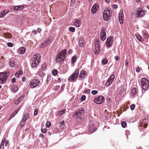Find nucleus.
Masks as SVG:
<instances>
[{
    "label": "nucleus",
    "mask_w": 149,
    "mask_h": 149,
    "mask_svg": "<svg viewBox=\"0 0 149 149\" xmlns=\"http://www.w3.org/2000/svg\"><path fill=\"white\" fill-rule=\"evenodd\" d=\"M72 52V50L71 49L68 52V54H70Z\"/></svg>",
    "instance_id": "obj_61"
},
{
    "label": "nucleus",
    "mask_w": 149,
    "mask_h": 149,
    "mask_svg": "<svg viewBox=\"0 0 149 149\" xmlns=\"http://www.w3.org/2000/svg\"><path fill=\"white\" fill-rule=\"evenodd\" d=\"M7 45L8 46V47H12L13 46V43H12L9 42L7 43Z\"/></svg>",
    "instance_id": "obj_48"
},
{
    "label": "nucleus",
    "mask_w": 149,
    "mask_h": 149,
    "mask_svg": "<svg viewBox=\"0 0 149 149\" xmlns=\"http://www.w3.org/2000/svg\"><path fill=\"white\" fill-rule=\"evenodd\" d=\"M39 136L43 138L44 136L42 134H40L39 135Z\"/></svg>",
    "instance_id": "obj_64"
},
{
    "label": "nucleus",
    "mask_w": 149,
    "mask_h": 149,
    "mask_svg": "<svg viewBox=\"0 0 149 149\" xmlns=\"http://www.w3.org/2000/svg\"><path fill=\"white\" fill-rule=\"evenodd\" d=\"M24 96V95L21 96L17 100L18 101L20 102L21 100H22L23 99Z\"/></svg>",
    "instance_id": "obj_42"
},
{
    "label": "nucleus",
    "mask_w": 149,
    "mask_h": 149,
    "mask_svg": "<svg viewBox=\"0 0 149 149\" xmlns=\"http://www.w3.org/2000/svg\"><path fill=\"white\" fill-rule=\"evenodd\" d=\"M39 63H37V61H33L32 63V67H35Z\"/></svg>",
    "instance_id": "obj_30"
},
{
    "label": "nucleus",
    "mask_w": 149,
    "mask_h": 149,
    "mask_svg": "<svg viewBox=\"0 0 149 149\" xmlns=\"http://www.w3.org/2000/svg\"><path fill=\"white\" fill-rule=\"evenodd\" d=\"M104 99L103 97L100 96L95 98L94 99V101L95 103L98 104H101L104 100Z\"/></svg>",
    "instance_id": "obj_11"
},
{
    "label": "nucleus",
    "mask_w": 149,
    "mask_h": 149,
    "mask_svg": "<svg viewBox=\"0 0 149 149\" xmlns=\"http://www.w3.org/2000/svg\"><path fill=\"white\" fill-rule=\"evenodd\" d=\"M92 94L93 95H95L98 93V91L96 90H93L91 92Z\"/></svg>",
    "instance_id": "obj_46"
},
{
    "label": "nucleus",
    "mask_w": 149,
    "mask_h": 149,
    "mask_svg": "<svg viewBox=\"0 0 149 149\" xmlns=\"http://www.w3.org/2000/svg\"><path fill=\"white\" fill-rule=\"evenodd\" d=\"M18 88V87L15 85L13 86L12 87V90L14 92L16 91L17 90Z\"/></svg>",
    "instance_id": "obj_32"
},
{
    "label": "nucleus",
    "mask_w": 149,
    "mask_h": 149,
    "mask_svg": "<svg viewBox=\"0 0 149 149\" xmlns=\"http://www.w3.org/2000/svg\"><path fill=\"white\" fill-rule=\"evenodd\" d=\"M38 109H35L34 112V115L35 116H36V115H37L38 113Z\"/></svg>",
    "instance_id": "obj_52"
},
{
    "label": "nucleus",
    "mask_w": 149,
    "mask_h": 149,
    "mask_svg": "<svg viewBox=\"0 0 149 149\" xmlns=\"http://www.w3.org/2000/svg\"><path fill=\"white\" fill-rule=\"evenodd\" d=\"M38 73L39 76L41 77H43L45 75V73H44L43 71L40 70H38Z\"/></svg>",
    "instance_id": "obj_28"
},
{
    "label": "nucleus",
    "mask_w": 149,
    "mask_h": 149,
    "mask_svg": "<svg viewBox=\"0 0 149 149\" xmlns=\"http://www.w3.org/2000/svg\"><path fill=\"white\" fill-rule=\"evenodd\" d=\"M112 7H113V8L116 9H117L118 7L117 5L114 4H113L112 5Z\"/></svg>",
    "instance_id": "obj_51"
},
{
    "label": "nucleus",
    "mask_w": 149,
    "mask_h": 149,
    "mask_svg": "<svg viewBox=\"0 0 149 149\" xmlns=\"http://www.w3.org/2000/svg\"><path fill=\"white\" fill-rule=\"evenodd\" d=\"M65 112V110H61V111H60L58 113V114L59 116H60L61 115H62L63 113H64Z\"/></svg>",
    "instance_id": "obj_38"
},
{
    "label": "nucleus",
    "mask_w": 149,
    "mask_h": 149,
    "mask_svg": "<svg viewBox=\"0 0 149 149\" xmlns=\"http://www.w3.org/2000/svg\"><path fill=\"white\" fill-rule=\"evenodd\" d=\"M29 116L28 113L25 114L23 116L22 120L21 122L20 125L22 126H23L25 124L24 123L25 121L29 118Z\"/></svg>",
    "instance_id": "obj_15"
},
{
    "label": "nucleus",
    "mask_w": 149,
    "mask_h": 149,
    "mask_svg": "<svg viewBox=\"0 0 149 149\" xmlns=\"http://www.w3.org/2000/svg\"><path fill=\"white\" fill-rule=\"evenodd\" d=\"M15 80H15V78H14L12 79L11 80V81H12V82L14 83V82H15Z\"/></svg>",
    "instance_id": "obj_58"
},
{
    "label": "nucleus",
    "mask_w": 149,
    "mask_h": 149,
    "mask_svg": "<svg viewBox=\"0 0 149 149\" xmlns=\"http://www.w3.org/2000/svg\"><path fill=\"white\" fill-rule=\"evenodd\" d=\"M125 63L126 65H127L128 64V63L127 59L125 60Z\"/></svg>",
    "instance_id": "obj_62"
},
{
    "label": "nucleus",
    "mask_w": 149,
    "mask_h": 149,
    "mask_svg": "<svg viewBox=\"0 0 149 149\" xmlns=\"http://www.w3.org/2000/svg\"><path fill=\"white\" fill-rule=\"evenodd\" d=\"M86 96L85 95H83L81 97V100L82 101H84L86 99Z\"/></svg>",
    "instance_id": "obj_49"
},
{
    "label": "nucleus",
    "mask_w": 149,
    "mask_h": 149,
    "mask_svg": "<svg viewBox=\"0 0 149 149\" xmlns=\"http://www.w3.org/2000/svg\"><path fill=\"white\" fill-rule=\"evenodd\" d=\"M41 131L43 133H45L47 131V129L45 128H44V129L41 128Z\"/></svg>",
    "instance_id": "obj_45"
},
{
    "label": "nucleus",
    "mask_w": 149,
    "mask_h": 149,
    "mask_svg": "<svg viewBox=\"0 0 149 149\" xmlns=\"http://www.w3.org/2000/svg\"><path fill=\"white\" fill-rule=\"evenodd\" d=\"M79 45L81 47H82L84 45V43L82 40H79Z\"/></svg>",
    "instance_id": "obj_39"
},
{
    "label": "nucleus",
    "mask_w": 149,
    "mask_h": 149,
    "mask_svg": "<svg viewBox=\"0 0 149 149\" xmlns=\"http://www.w3.org/2000/svg\"><path fill=\"white\" fill-rule=\"evenodd\" d=\"M78 70H76L69 78V81L71 82L73 81L78 76Z\"/></svg>",
    "instance_id": "obj_8"
},
{
    "label": "nucleus",
    "mask_w": 149,
    "mask_h": 149,
    "mask_svg": "<svg viewBox=\"0 0 149 149\" xmlns=\"http://www.w3.org/2000/svg\"><path fill=\"white\" fill-rule=\"evenodd\" d=\"M66 50L64 49L61 51L56 57V62L58 63H62L66 57Z\"/></svg>",
    "instance_id": "obj_1"
},
{
    "label": "nucleus",
    "mask_w": 149,
    "mask_h": 149,
    "mask_svg": "<svg viewBox=\"0 0 149 149\" xmlns=\"http://www.w3.org/2000/svg\"><path fill=\"white\" fill-rule=\"evenodd\" d=\"M95 49L94 50V53L95 55L98 54L100 52L99 41L97 40L95 43Z\"/></svg>",
    "instance_id": "obj_12"
},
{
    "label": "nucleus",
    "mask_w": 149,
    "mask_h": 149,
    "mask_svg": "<svg viewBox=\"0 0 149 149\" xmlns=\"http://www.w3.org/2000/svg\"><path fill=\"white\" fill-rule=\"evenodd\" d=\"M111 14L110 11L108 9H105L103 12V17L105 21H108L111 18Z\"/></svg>",
    "instance_id": "obj_5"
},
{
    "label": "nucleus",
    "mask_w": 149,
    "mask_h": 149,
    "mask_svg": "<svg viewBox=\"0 0 149 149\" xmlns=\"http://www.w3.org/2000/svg\"><path fill=\"white\" fill-rule=\"evenodd\" d=\"M22 71L21 70H20L19 71H18L17 72L15 73V76L16 77H18L19 75L22 74Z\"/></svg>",
    "instance_id": "obj_31"
},
{
    "label": "nucleus",
    "mask_w": 149,
    "mask_h": 149,
    "mask_svg": "<svg viewBox=\"0 0 149 149\" xmlns=\"http://www.w3.org/2000/svg\"><path fill=\"white\" fill-rule=\"evenodd\" d=\"M65 123V121L64 120H62L60 122V124L61 125H64Z\"/></svg>",
    "instance_id": "obj_57"
},
{
    "label": "nucleus",
    "mask_w": 149,
    "mask_h": 149,
    "mask_svg": "<svg viewBox=\"0 0 149 149\" xmlns=\"http://www.w3.org/2000/svg\"><path fill=\"white\" fill-rule=\"evenodd\" d=\"M97 10V9L96 8V6L95 5H94L93 6L92 8L91 9V12L93 13H95L96 11Z\"/></svg>",
    "instance_id": "obj_24"
},
{
    "label": "nucleus",
    "mask_w": 149,
    "mask_h": 149,
    "mask_svg": "<svg viewBox=\"0 0 149 149\" xmlns=\"http://www.w3.org/2000/svg\"><path fill=\"white\" fill-rule=\"evenodd\" d=\"M80 73H81L83 75H84V76H85L86 75V72L83 70L81 71Z\"/></svg>",
    "instance_id": "obj_50"
},
{
    "label": "nucleus",
    "mask_w": 149,
    "mask_h": 149,
    "mask_svg": "<svg viewBox=\"0 0 149 149\" xmlns=\"http://www.w3.org/2000/svg\"><path fill=\"white\" fill-rule=\"evenodd\" d=\"M48 41L45 40L40 45V47H43L46 46L48 44Z\"/></svg>",
    "instance_id": "obj_21"
},
{
    "label": "nucleus",
    "mask_w": 149,
    "mask_h": 149,
    "mask_svg": "<svg viewBox=\"0 0 149 149\" xmlns=\"http://www.w3.org/2000/svg\"><path fill=\"white\" fill-rule=\"evenodd\" d=\"M140 71V68L139 67L136 68V71L138 72H139Z\"/></svg>",
    "instance_id": "obj_53"
},
{
    "label": "nucleus",
    "mask_w": 149,
    "mask_h": 149,
    "mask_svg": "<svg viewBox=\"0 0 149 149\" xmlns=\"http://www.w3.org/2000/svg\"><path fill=\"white\" fill-rule=\"evenodd\" d=\"M71 3L72 5L74 4L76 0H71Z\"/></svg>",
    "instance_id": "obj_55"
},
{
    "label": "nucleus",
    "mask_w": 149,
    "mask_h": 149,
    "mask_svg": "<svg viewBox=\"0 0 149 149\" xmlns=\"http://www.w3.org/2000/svg\"><path fill=\"white\" fill-rule=\"evenodd\" d=\"M78 70H76L69 78V81L71 82L73 81L78 76Z\"/></svg>",
    "instance_id": "obj_9"
},
{
    "label": "nucleus",
    "mask_w": 149,
    "mask_h": 149,
    "mask_svg": "<svg viewBox=\"0 0 149 149\" xmlns=\"http://www.w3.org/2000/svg\"><path fill=\"white\" fill-rule=\"evenodd\" d=\"M89 131L91 133H92L95 130V127H94L93 124L92 122H91L88 126Z\"/></svg>",
    "instance_id": "obj_19"
},
{
    "label": "nucleus",
    "mask_w": 149,
    "mask_h": 149,
    "mask_svg": "<svg viewBox=\"0 0 149 149\" xmlns=\"http://www.w3.org/2000/svg\"><path fill=\"white\" fill-rule=\"evenodd\" d=\"M81 24V22L77 19H76L74 22V25L76 27H79Z\"/></svg>",
    "instance_id": "obj_20"
},
{
    "label": "nucleus",
    "mask_w": 149,
    "mask_h": 149,
    "mask_svg": "<svg viewBox=\"0 0 149 149\" xmlns=\"http://www.w3.org/2000/svg\"><path fill=\"white\" fill-rule=\"evenodd\" d=\"M26 78L25 77H23L22 78V81H26Z\"/></svg>",
    "instance_id": "obj_60"
},
{
    "label": "nucleus",
    "mask_w": 149,
    "mask_h": 149,
    "mask_svg": "<svg viewBox=\"0 0 149 149\" xmlns=\"http://www.w3.org/2000/svg\"><path fill=\"white\" fill-rule=\"evenodd\" d=\"M18 110H16L15 111L11 116L10 117L11 118H13V117L18 112Z\"/></svg>",
    "instance_id": "obj_34"
},
{
    "label": "nucleus",
    "mask_w": 149,
    "mask_h": 149,
    "mask_svg": "<svg viewBox=\"0 0 149 149\" xmlns=\"http://www.w3.org/2000/svg\"><path fill=\"white\" fill-rule=\"evenodd\" d=\"M66 126L64 125H61L60 126V127L62 129L63 128H64Z\"/></svg>",
    "instance_id": "obj_54"
},
{
    "label": "nucleus",
    "mask_w": 149,
    "mask_h": 149,
    "mask_svg": "<svg viewBox=\"0 0 149 149\" xmlns=\"http://www.w3.org/2000/svg\"><path fill=\"white\" fill-rule=\"evenodd\" d=\"M13 9L14 10H18V9H17L18 8H17V6H14V7H13Z\"/></svg>",
    "instance_id": "obj_56"
},
{
    "label": "nucleus",
    "mask_w": 149,
    "mask_h": 149,
    "mask_svg": "<svg viewBox=\"0 0 149 149\" xmlns=\"http://www.w3.org/2000/svg\"><path fill=\"white\" fill-rule=\"evenodd\" d=\"M113 37L111 36H109L106 40V44L107 47H110L113 44Z\"/></svg>",
    "instance_id": "obj_13"
},
{
    "label": "nucleus",
    "mask_w": 149,
    "mask_h": 149,
    "mask_svg": "<svg viewBox=\"0 0 149 149\" xmlns=\"http://www.w3.org/2000/svg\"><path fill=\"white\" fill-rule=\"evenodd\" d=\"M143 35L144 38L146 40L148 39V38L149 35L148 33H146V32H143Z\"/></svg>",
    "instance_id": "obj_26"
},
{
    "label": "nucleus",
    "mask_w": 149,
    "mask_h": 149,
    "mask_svg": "<svg viewBox=\"0 0 149 149\" xmlns=\"http://www.w3.org/2000/svg\"><path fill=\"white\" fill-rule=\"evenodd\" d=\"M108 62V60L106 59H104L102 62V64L104 65L106 64Z\"/></svg>",
    "instance_id": "obj_35"
},
{
    "label": "nucleus",
    "mask_w": 149,
    "mask_h": 149,
    "mask_svg": "<svg viewBox=\"0 0 149 149\" xmlns=\"http://www.w3.org/2000/svg\"><path fill=\"white\" fill-rule=\"evenodd\" d=\"M9 11L8 10H5L3 11L1 13V17H3L5 16L6 14L8 13Z\"/></svg>",
    "instance_id": "obj_29"
},
{
    "label": "nucleus",
    "mask_w": 149,
    "mask_h": 149,
    "mask_svg": "<svg viewBox=\"0 0 149 149\" xmlns=\"http://www.w3.org/2000/svg\"><path fill=\"white\" fill-rule=\"evenodd\" d=\"M141 82L142 89L144 90H147L149 86L148 80L146 78H143L141 79Z\"/></svg>",
    "instance_id": "obj_4"
},
{
    "label": "nucleus",
    "mask_w": 149,
    "mask_h": 149,
    "mask_svg": "<svg viewBox=\"0 0 149 149\" xmlns=\"http://www.w3.org/2000/svg\"><path fill=\"white\" fill-rule=\"evenodd\" d=\"M17 6V8H18L17 9H18V10H21L23 9L24 8V7L23 6Z\"/></svg>",
    "instance_id": "obj_36"
},
{
    "label": "nucleus",
    "mask_w": 149,
    "mask_h": 149,
    "mask_svg": "<svg viewBox=\"0 0 149 149\" xmlns=\"http://www.w3.org/2000/svg\"><path fill=\"white\" fill-rule=\"evenodd\" d=\"M9 142L6 140V138H3L1 144L0 146V149H4V145L6 147H8L9 146Z\"/></svg>",
    "instance_id": "obj_10"
},
{
    "label": "nucleus",
    "mask_w": 149,
    "mask_h": 149,
    "mask_svg": "<svg viewBox=\"0 0 149 149\" xmlns=\"http://www.w3.org/2000/svg\"><path fill=\"white\" fill-rule=\"evenodd\" d=\"M52 74L54 76L56 75L57 74V70H53L52 72Z\"/></svg>",
    "instance_id": "obj_41"
},
{
    "label": "nucleus",
    "mask_w": 149,
    "mask_h": 149,
    "mask_svg": "<svg viewBox=\"0 0 149 149\" xmlns=\"http://www.w3.org/2000/svg\"><path fill=\"white\" fill-rule=\"evenodd\" d=\"M123 11L122 10H121L119 13V20L120 24H122L123 22Z\"/></svg>",
    "instance_id": "obj_18"
},
{
    "label": "nucleus",
    "mask_w": 149,
    "mask_h": 149,
    "mask_svg": "<svg viewBox=\"0 0 149 149\" xmlns=\"http://www.w3.org/2000/svg\"><path fill=\"white\" fill-rule=\"evenodd\" d=\"M19 103V102L18 101V100L15 102V104H18Z\"/></svg>",
    "instance_id": "obj_63"
},
{
    "label": "nucleus",
    "mask_w": 149,
    "mask_h": 149,
    "mask_svg": "<svg viewBox=\"0 0 149 149\" xmlns=\"http://www.w3.org/2000/svg\"><path fill=\"white\" fill-rule=\"evenodd\" d=\"M114 59L116 61L118 60V56H115L114 57Z\"/></svg>",
    "instance_id": "obj_59"
},
{
    "label": "nucleus",
    "mask_w": 149,
    "mask_h": 149,
    "mask_svg": "<svg viewBox=\"0 0 149 149\" xmlns=\"http://www.w3.org/2000/svg\"><path fill=\"white\" fill-rule=\"evenodd\" d=\"M90 92V90L89 89H84V93H86L88 94Z\"/></svg>",
    "instance_id": "obj_47"
},
{
    "label": "nucleus",
    "mask_w": 149,
    "mask_h": 149,
    "mask_svg": "<svg viewBox=\"0 0 149 149\" xmlns=\"http://www.w3.org/2000/svg\"><path fill=\"white\" fill-rule=\"evenodd\" d=\"M20 52L22 54H24L26 51L25 48L23 47H21L19 49Z\"/></svg>",
    "instance_id": "obj_25"
},
{
    "label": "nucleus",
    "mask_w": 149,
    "mask_h": 149,
    "mask_svg": "<svg viewBox=\"0 0 149 149\" xmlns=\"http://www.w3.org/2000/svg\"><path fill=\"white\" fill-rule=\"evenodd\" d=\"M51 125L50 123L48 121L47 122V123L46 124V126L48 127H49Z\"/></svg>",
    "instance_id": "obj_44"
},
{
    "label": "nucleus",
    "mask_w": 149,
    "mask_h": 149,
    "mask_svg": "<svg viewBox=\"0 0 149 149\" xmlns=\"http://www.w3.org/2000/svg\"><path fill=\"white\" fill-rule=\"evenodd\" d=\"M69 30L72 32H74L75 30V28L72 27H70L69 28Z\"/></svg>",
    "instance_id": "obj_40"
},
{
    "label": "nucleus",
    "mask_w": 149,
    "mask_h": 149,
    "mask_svg": "<svg viewBox=\"0 0 149 149\" xmlns=\"http://www.w3.org/2000/svg\"><path fill=\"white\" fill-rule=\"evenodd\" d=\"M106 38V33L104 29L102 28L100 32V38L102 40L104 41Z\"/></svg>",
    "instance_id": "obj_16"
},
{
    "label": "nucleus",
    "mask_w": 149,
    "mask_h": 149,
    "mask_svg": "<svg viewBox=\"0 0 149 149\" xmlns=\"http://www.w3.org/2000/svg\"><path fill=\"white\" fill-rule=\"evenodd\" d=\"M9 65L11 67H14L15 65V61L11 60L9 62Z\"/></svg>",
    "instance_id": "obj_22"
},
{
    "label": "nucleus",
    "mask_w": 149,
    "mask_h": 149,
    "mask_svg": "<svg viewBox=\"0 0 149 149\" xmlns=\"http://www.w3.org/2000/svg\"><path fill=\"white\" fill-rule=\"evenodd\" d=\"M137 93V89L135 88H132L131 90V93L132 94V96H134Z\"/></svg>",
    "instance_id": "obj_27"
},
{
    "label": "nucleus",
    "mask_w": 149,
    "mask_h": 149,
    "mask_svg": "<svg viewBox=\"0 0 149 149\" xmlns=\"http://www.w3.org/2000/svg\"><path fill=\"white\" fill-rule=\"evenodd\" d=\"M84 113V109L81 108L79 109L73 115V118L76 119L78 121H81L83 119V115Z\"/></svg>",
    "instance_id": "obj_2"
},
{
    "label": "nucleus",
    "mask_w": 149,
    "mask_h": 149,
    "mask_svg": "<svg viewBox=\"0 0 149 149\" xmlns=\"http://www.w3.org/2000/svg\"><path fill=\"white\" fill-rule=\"evenodd\" d=\"M135 36L137 39L139 41L142 42L143 40V38L141 36L136 34Z\"/></svg>",
    "instance_id": "obj_23"
},
{
    "label": "nucleus",
    "mask_w": 149,
    "mask_h": 149,
    "mask_svg": "<svg viewBox=\"0 0 149 149\" xmlns=\"http://www.w3.org/2000/svg\"><path fill=\"white\" fill-rule=\"evenodd\" d=\"M9 75V72H8L5 73H0V84H2L6 82L8 76Z\"/></svg>",
    "instance_id": "obj_3"
},
{
    "label": "nucleus",
    "mask_w": 149,
    "mask_h": 149,
    "mask_svg": "<svg viewBox=\"0 0 149 149\" xmlns=\"http://www.w3.org/2000/svg\"><path fill=\"white\" fill-rule=\"evenodd\" d=\"M114 77L115 76L113 74H112L111 76L108 79L105 84L106 86L108 87L111 85L113 81Z\"/></svg>",
    "instance_id": "obj_14"
},
{
    "label": "nucleus",
    "mask_w": 149,
    "mask_h": 149,
    "mask_svg": "<svg viewBox=\"0 0 149 149\" xmlns=\"http://www.w3.org/2000/svg\"><path fill=\"white\" fill-rule=\"evenodd\" d=\"M77 59V57L76 56H74L71 58V62L72 63H74L76 61Z\"/></svg>",
    "instance_id": "obj_33"
},
{
    "label": "nucleus",
    "mask_w": 149,
    "mask_h": 149,
    "mask_svg": "<svg viewBox=\"0 0 149 149\" xmlns=\"http://www.w3.org/2000/svg\"><path fill=\"white\" fill-rule=\"evenodd\" d=\"M121 124L122 127L123 128H125L126 126L127 123L125 122H123L121 123Z\"/></svg>",
    "instance_id": "obj_37"
},
{
    "label": "nucleus",
    "mask_w": 149,
    "mask_h": 149,
    "mask_svg": "<svg viewBox=\"0 0 149 149\" xmlns=\"http://www.w3.org/2000/svg\"><path fill=\"white\" fill-rule=\"evenodd\" d=\"M135 105L134 104H132L130 105V108L132 110H133L135 108Z\"/></svg>",
    "instance_id": "obj_43"
},
{
    "label": "nucleus",
    "mask_w": 149,
    "mask_h": 149,
    "mask_svg": "<svg viewBox=\"0 0 149 149\" xmlns=\"http://www.w3.org/2000/svg\"><path fill=\"white\" fill-rule=\"evenodd\" d=\"M40 56L39 54H35L33 56V61H37V63H39L40 61Z\"/></svg>",
    "instance_id": "obj_17"
},
{
    "label": "nucleus",
    "mask_w": 149,
    "mask_h": 149,
    "mask_svg": "<svg viewBox=\"0 0 149 149\" xmlns=\"http://www.w3.org/2000/svg\"><path fill=\"white\" fill-rule=\"evenodd\" d=\"M40 83V81L38 79H33L30 82V86L31 88H34L38 85Z\"/></svg>",
    "instance_id": "obj_7"
},
{
    "label": "nucleus",
    "mask_w": 149,
    "mask_h": 149,
    "mask_svg": "<svg viewBox=\"0 0 149 149\" xmlns=\"http://www.w3.org/2000/svg\"><path fill=\"white\" fill-rule=\"evenodd\" d=\"M136 10V15L137 17H141L145 15L144 11L141 8H139Z\"/></svg>",
    "instance_id": "obj_6"
}]
</instances>
